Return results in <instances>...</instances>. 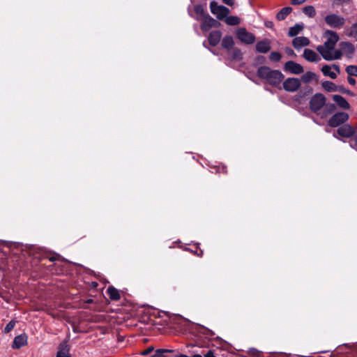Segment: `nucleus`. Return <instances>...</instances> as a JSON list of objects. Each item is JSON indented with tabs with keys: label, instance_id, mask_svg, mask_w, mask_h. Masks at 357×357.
<instances>
[{
	"label": "nucleus",
	"instance_id": "48",
	"mask_svg": "<svg viewBox=\"0 0 357 357\" xmlns=\"http://www.w3.org/2000/svg\"><path fill=\"white\" fill-rule=\"evenodd\" d=\"M207 332L205 333L206 335H214V333L209 330V329H206Z\"/></svg>",
	"mask_w": 357,
	"mask_h": 357
},
{
	"label": "nucleus",
	"instance_id": "44",
	"mask_svg": "<svg viewBox=\"0 0 357 357\" xmlns=\"http://www.w3.org/2000/svg\"><path fill=\"white\" fill-rule=\"evenodd\" d=\"M204 357H215L212 350H208L206 354H204Z\"/></svg>",
	"mask_w": 357,
	"mask_h": 357
},
{
	"label": "nucleus",
	"instance_id": "35",
	"mask_svg": "<svg viewBox=\"0 0 357 357\" xmlns=\"http://www.w3.org/2000/svg\"><path fill=\"white\" fill-rule=\"evenodd\" d=\"M167 351V350L165 349H157L153 357H166L164 356V354Z\"/></svg>",
	"mask_w": 357,
	"mask_h": 357
},
{
	"label": "nucleus",
	"instance_id": "11",
	"mask_svg": "<svg viewBox=\"0 0 357 357\" xmlns=\"http://www.w3.org/2000/svg\"><path fill=\"white\" fill-rule=\"evenodd\" d=\"M284 69L285 71H288L294 75H299L303 73V67L293 61H289L285 63Z\"/></svg>",
	"mask_w": 357,
	"mask_h": 357
},
{
	"label": "nucleus",
	"instance_id": "2",
	"mask_svg": "<svg viewBox=\"0 0 357 357\" xmlns=\"http://www.w3.org/2000/svg\"><path fill=\"white\" fill-rule=\"evenodd\" d=\"M257 75L260 79L275 87H278L280 85L284 77L281 71L273 70L266 66L259 67L257 69Z\"/></svg>",
	"mask_w": 357,
	"mask_h": 357
},
{
	"label": "nucleus",
	"instance_id": "25",
	"mask_svg": "<svg viewBox=\"0 0 357 357\" xmlns=\"http://www.w3.org/2000/svg\"><path fill=\"white\" fill-rule=\"evenodd\" d=\"M345 34L350 38H354L357 41V23H354L349 28L345 29Z\"/></svg>",
	"mask_w": 357,
	"mask_h": 357
},
{
	"label": "nucleus",
	"instance_id": "53",
	"mask_svg": "<svg viewBox=\"0 0 357 357\" xmlns=\"http://www.w3.org/2000/svg\"><path fill=\"white\" fill-rule=\"evenodd\" d=\"M55 259H56V258H55V257H50V260L51 261H54Z\"/></svg>",
	"mask_w": 357,
	"mask_h": 357
},
{
	"label": "nucleus",
	"instance_id": "24",
	"mask_svg": "<svg viewBox=\"0 0 357 357\" xmlns=\"http://www.w3.org/2000/svg\"><path fill=\"white\" fill-rule=\"evenodd\" d=\"M107 294L109 296V298L113 301H118L120 299L121 296L120 294L115 287L110 286L108 287L107 290Z\"/></svg>",
	"mask_w": 357,
	"mask_h": 357
},
{
	"label": "nucleus",
	"instance_id": "23",
	"mask_svg": "<svg viewBox=\"0 0 357 357\" xmlns=\"http://www.w3.org/2000/svg\"><path fill=\"white\" fill-rule=\"evenodd\" d=\"M234 41L231 36H226L222 40V46L223 48L229 50L233 47Z\"/></svg>",
	"mask_w": 357,
	"mask_h": 357
},
{
	"label": "nucleus",
	"instance_id": "38",
	"mask_svg": "<svg viewBox=\"0 0 357 357\" xmlns=\"http://www.w3.org/2000/svg\"><path fill=\"white\" fill-rule=\"evenodd\" d=\"M195 12L197 14L202 15L204 13L203 7L201 5H197L195 6Z\"/></svg>",
	"mask_w": 357,
	"mask_h": 357
},
{
	"label": "nucleus",
	"instance_id": "49",
	"mask_svg": "<svg viewBox=\"0 0 357 357\" xmlns=\"http://www.w3.org/2000/svg\"><path fill=\"white\" fill-rule=\"evenodd\" d=\"M335 1H337V2H341V3H347V2H349L350 0H335Z\"/></svg>",
	"mask_w": 357,
	"mask_h": 357
},
{
	"label": "nucleus",
	"instance_id": "4",
	"mask_svg": "<svg viewBox=\"0 0 357 357\" xmlns=\"http://www.w3.org/2000/svg\"><path fill=\"white\" fill-rule=\"evenodd\" d=\"M326 97L320 93H315L310 100V109L314 113L319 112L325 105Z\"/></svg>",
	"mask_w": 357,
	"mask_h": 357
},
{
	"label": "nucleus",
	"instance_id": "13",
	"mask_svg": "<svg viewBox=\"0 0 357 357\" xmlns=\"http://www.w3.org/2000/svg\"><path fill=\"white\" fill-rule=\"evenodd\" d=\"M218 22L208 15L206 16L200 26L201 29L203 31H207L212 27L217 26Z\"/></svg>",
	"mask_w": 357,
	"mask_h": 357
},
{
	"label": "nucleus",
	"instance_id": "20",
	"mask_svg": "<svg viewBox=\"0 0 357 357\" xmlns=\"http://www.w3.org/2000/svg\"><path fill=\"white\" fill-rule=\"evenodd\" d=\"M303 57L310 62H317L320 59L317 54L310 49H305L304 50Z\"/></svg>",
	"mask_w": 357,
	"mask_h": 357
},
{
	"label": "nucleus",
	"instance_id": "51",
	"mask_svg": "<svg viewBox=\"0 0 357 357\" xmlns=\"http://www.w3.org/2000/svg\"><path fill=\"white\" fill-rule=\"evenodd\" d=\"M192 357H204V356L200 354H195L192 356Z\"/></svg>",
	"mask_w": 357,
	"mask_h": 357
},
{
	"label": "nucleus",
	"instance_id": "54",
	"mask_svg": "<svg viewBox=\"0 0 357 357\" xmlns=\"http://www.w3.org/2000/svg\"><path fill=\"white\" fill-rule=\"evenodd\" d=\"M167 351L166 353H167V352H172L173 351V350H169V349H167Z\"/></svg>",
	"mask_w": 357,
	"mask_h": 357
},
{
	"label": "nucleus",
	"instance_id": "14",
	"mask_svg": "<svg viewBox=\"0 0 357 357\" xmlns=\"http://www.w3.org/2000/svg\"><path fill=\"white\" fill-rule=\"evenodd\" d=\"M341 52L345 54L348 57H351L355 52L354 45L350 42H342L340 43Z\"/></svg>",
	"mask_w": 357,
	"mask_h": 357
},
{
	"label": "nucleus",
	"instance_id": "16",
	"mask_svg": "<svg viewBox=\"0 0 357 357\" xmlns=\"http://www.w3.org/2000/svg\"><path fill=\"white\" fill-rule=\"evenodd\" d=\"M27 343V336L25 334L16 336L13 342V349H19Z\"/></svg>",
	"mask_w": 357,
	"mask_h": 357
},
{
	"label": "nucleus",
	"instance_id": "42",
	"mask_svg": "<svg viewBox=\"0 0 357 357\" xmlns=\"http://www.w3.org/2000/svg\"><path fill=\"white\" fill-rule=\"evenodd\" d=\"M306 0H291L292 5H300L304 3Z\"/></svg>",
	"mask_w": 357,
	"mask_h": 357
},
{
	"label": "nucleus",
	"instance_id": "5",
	"mask_svg": "<svg viewBox=\"0 0 357 357\" xmlns=\"http://www.w3.org/2000/svg\"><path fill=\"white\" fill-rule=\"evenodd\" d=\"M237 38L243 43L247 45L253 44L255 42V36L248 31L245 28L240 27L236 31Z\"/></svg>",
	"mask_w": 357,
	"mask_h": 357
},
{
	"label": "nucleus",
	"instance_id": "41",
	"mask_svg": "<svg viewBox=\"0 0 357 357\" xmlns=\"http://www.w3.org/2000/svg\"><path fill=\"white\" fill-rule=\"evenodd\" d=\"M347 81L349 84L352 86L356 84V80L352 77V76L349 75V77H347Z\"/></svg>",
	"mask_w": 357,
	"mask_h": 357
},
{
	"label": "nucleus",
	"instance_id": "18",
	"mask_svg": "<svg viewBox=\"0 0 357 357\" xmlns=\"http://www.w3.org/2000/svg\"><path fill=\"white\" fill-rule=\"evenodd\" d=\"M70 347L66 342H61L59 346L56 357H70Z\"/></svg>",
	"mask_w": 357,
	"mask_h": 357
},
{
	"label": "nucleus",
	"instance_id": "29",
	"mask_svg": "<svg viewBox=\"0 0 357 357\" xmlns=\"http://www.w3.org/2000/svg\"><path fill=\"white\" fill-rule=\"evenodd\" d=\"M321 72L324 76L329 77L331 79H335L337 77V74L331 71V67L328 65H324L321 68Z\"/></svg>",
	"mask_w": 357,
	"mask_h": 357
},
{
	"label": "nucleus",
	"instance_id": "47",
	"mask_svg": "<svg viewBox=\"0 0 357 357\" xmlns=\"http://www.w3.org/2000/svg\"><path fill=\"white\" fill-rule=\"evenodd\" d=\"M331 68H333V69H335V70L338 73H340V67H339V66H337V65H336V64H333V65L332 66V67H331Z\"/></svg>",
	"mask_w": 357,
	"mask_h": 357
},
{
	"label": "nucleus",
	"instance_id": "17",
	"mask_svg": "<svg viewBox=\"0 0 357 357\" xmlns=\"http://www.w3.org/2000/svg\"><path fill=\"white\" fill-rule=\"evenodd\" d=\"M309 44L310 40L305 36L296 37L292 41V45L296 50H299L303 47L307 46Z\"/></svg>",
	"mask_w": 357,
	"mask_h": 357
},
{
	"label": "nucleus",
	"instance_id": "31",
	"mask_svg": "<svg viewBox=\"0 0 357 357\" xmlns=\"http://www.w3.org/2000/svg\"><path fill=\"white\" fill-rule=\"evenodd\" d=\"M232 59L236 61H240L243 59V54L241 50L234 48L232 51Z\"/></svg>",
	"mask_w": 357,
	"mask_h": 357
},
{
	"label": "nucleus",
	"instance_id": "10",
	"mask_svg": "<svg viewBox=\"0 0 357 357\" xmlns=\"http://www.w3.org/2000/svg\"><path fill=\"white\" fill-rule=\"evenodd\" d=\"M337 133L342 137L350 138L355 135L356 129L350 124L344 123L337 128Z\"/></svg>",
	"mask_w": 357,
	"mask_h": 357
},
{
	"label": "nucleus",
	"instance_id": "9",
	"mask_svg": "<svg viewBox=\"0 0 357 357\" xmlns=\"http://www.w3.org/2000/svg\"><path fill=\"white\" fill-rule=\"evenodd\" d=\"M322 86L324 88L326 91L328 92L339 91L342 93L351 94V92L349 89H347L343 86L336 85L335 84L330 81L324 82L322 83Z\"/></svg>",
	"mask_w": 357,
	"mask_h": 357
},
{
	"label": "nucleus",
	"instance_id": "22",
	"mask_svg": "<svg viewBox=\"0 0 357 357\" xmlns=\"http://www.w3.org/2000/svg\"><path fill=\"white\" fill-rule=\"evenodd\" d=\"M322 117H326L331 114L336 109L335 105L333 103H326L322 107Z\"/></svg>",
	"mask_w": 357,
	"mask_h": 357
},
{
	"label": "nucleus",
	"instance_id": "46",
	"mask_svg": "<svg viewBox=\"0 0 357 357\" xmlns=\"http://www.w3.org/2000/svg\"><path fill=\"white\" fill-rule=\"evenodd\" d=\"M265 26L268 28H272V26H273V22L268 21L265 22Z\"/></svg>",
	"mask_w": 357,
	"mask_h": 357
},
{
	"label": "nucleus",
	"instance_id": "21",
	"mask_svg": "<svg viewBox=\"0 0 357 357\" xmlns=\"http://www.w3.org/2000/svg\"><path fill=\"white\" fill-rule=\"evenodd\" d=\"M313 79L317 80V75L313 72L307 71L301 76L300 80L303 83L307 84Z\"/></svg>",
	"mask_w": 357,
	"mask_h": 357
},
{
	"label": "nucleus",
	"instance_id": "36",
	"mask_svg": "<svg viewBox=\"0 0 357 357\" xmlns=\"http://www.w3.org/2000/svg\"><path fill=\"white\" fill-rule=\"evenodd\" d=\"M248 354L255 357H260L261 352L255 348H251L248 351Z\"/></svg>",
	"mask_w": 357,
	"mask_h": 357
},
{
	"label": "nucleus",
	"instance_id": "37",
	"mask_svg": "<svg viewBox=\"0 0 357 357\" xmlns=\"http://www.w3.org/2000/svg\"><path fill=\"white\" fill-rule=\"evenodd\" d=\"M153 351V347H149L147 349H146L145 350L142 351L140 353V354L142 355V356H146V355L150 354Z\"/></svg>",
	"mask_w": 357,
	"mask_h": 357
},
{
	"label": "nucleus",
	"instance_id": "33",
	"mask_svg": "<svg viewBox=\"0 0 357 357\" xmlns=\"http://www.w3.org/2000/svg\"><path fill=\"white\" fill-rule=\"evenodd\" d=\"M282 56L278 52H272L269 54V59L273 62H278L281 60Z\"/></svg>",
	"mask_w": 357,
	"mask_h": 357
},
{
	"label": "nucleus",
	"instance_id": "50",
	"mask_svg": "<svg viewBox=\"0 0 357 357\" xmlns=\"http://www.w3.org/2000/svg\"><path fill=\"white\" fill-rule=\"evenodd\" d=\"M177 357H192V356H188L187 355H185V354H180L179 356H178Z\"/></svg>",
	"mask_w": 357,
	"mask_h": 357
},
{
	"label": "nucleus",
	"instance_id": "32",
	"mask_svg": "<svg viewBox=\"0 0 357 357\" xmlns=\"http://www.w3.org/2000/svg\"><path fill=\"white\" fill-rule=\"evenodd\" d=\"M345 70L349 75L357 77V66L349 65L347 66Z\"/></svg>",
	"mask_w": 357,
	"mask_h": 357
},
{
	"label": "nucleus",
	"instance_id": "15",
	"mask_svg": "<svg viewBox=\"0 0 357 357\" xmlns=\"http://www.w3.org/2000/svg\"><path fill=\"white\" fill-rule=\"evenodd\" d=\"M222 32L220 30H215L210 32L208 35V43L211 46H216L220 41Z\"/></svg>",
	"mask_w": 357,
	"mask_h": 357
},
{
	"label": "nucleus",
	"instance_id": "39",
	"mask_svg": "<svg viewBox=\"0 0 357 357\" xmlns=\"http://www.w3.org/2000/svg\"><path fill=\"white\" fill-rule=\"evenodd\" d=\"M354 139L351 140V146L357 148V134L354 135Z\"/></svg>",
	"mask_w": 357,
	"mask_h": 357
},
{
	"label": "nucleus",
	"instance_id": "30",
	"mask_svg": "<svg viewBox=\"0 0 357 357\" xmlns=\"http://www.w3.org/2000/svg\"><path fill=\"white\" fill-rule=\"evenodd\" d=\"M303 13L310 17H314L316 15V10L312 6H307L303 8Z\"/></svg>",
	"mask_w": 357,
	"mask_h": 357
},
{
	"label": "nucleus",
	"instance_id": "8",
	"mask_svg": "<svg viewBox=\"0 0 357 357\" xmlns=\"http://www.w3.org/2000/svg\"><path fill=\"white\" fill-rule=\"evenodd\" d=\"M283 89L287 92H295L301 87V80L296 77H289L282 84Z\"/></svg>",
	"mask_w": 357,
	"mask_h": 357
},
{
	"label": "nucleus",
	"instance_id": "3",
	"mask_svg": "<svg viewBox=\"0 0 357 357\" xmlns=\"http://www.w3.org/2000/svg\"><path fill=\"white\" fill-rule=\"evenodd\" d=\"M210 9L211 12L220 20L225 19L230 13L228 8L225 6L218 5L215 1H211Z\"/></svg>",
	"mask_w": 357,
	"mask_h": 357
},
{
	"label": "nucleus",
	"instance_id": "12",
	"mask_svg": "<svg viewBox=\"0 0 357 357\" xmlns=\"http://www.w3.org/2000/svg\"><path fill=\"white\" fill-rule=\"evenodd\" d=\"M271 48V42L268 39H264L257 43L255 45L256 52L259 53L266 54L270 51Z\"/></svg>",
	"mask_w": 357,
	"mask_h": 357
},
{
	"label": "nucleus",
	"instance_id": "45",
	"mask_svg": "<svg viewBox=\"0 0 357 357\" xmlns=\"http://www.w3.org/2000/svg\"><path fill=\"white\" fill-rule=\"evenodd\" d=\"M286 52L287 54L289 55V56H296V54L295 52H294V50L291 48H287L286 49Z\"/></svg>",
	"mask_w": 357,
	"mask_h": 357
},
{
	"label": "nucleus",
	"instance_id": "52",
	"mask_svg": "<svg viewBox=\"0 0 357 357\" xmlns=\"http://www.w3.org/2000/svg\"><path fill=\"white\" fill-rule=\"evenodd\" d=\"M86 303H93V300H92V299H88V300L86 301Z\"/></svg>",
	"mask_w": 357,
	"mask_h": 357
},
{
	"label": "nucleus",
	"instance_id": "40",
	"mask_svg": "<svg viewBox=\"0 0 357 357\" xmlns=\"http://www.w3.org/2000/svg\"><path fill=\"white\" fill-rule=\"evenodd\" d=\"M256 61L257 63H264L265 62V57L263 56H259L256 58Z\"/></svg>",
	"mask_w": 357,
	"mask_h": 357
},
{
	"label": "nucleus",
	"instance_id": "27",
	"mask_svg": "<svg viewBox=\"0 0 357 357\" xmlns=\"http://www.w3.org/2000/svg\"><path fill=\"white\" fill-rule=\"evenodd\" d=\"M303 29V25L296 24L294 26L289 28L288 35L290 37H294L298 35Z\"/></svg>",
	"mask_w": 357,
	"mask_h": 357
},
{
	"label": "nucleus",
	"instance_id": "28",
	"mask_svg": "<svg viewBox=\"0 0 357 357\" xmlns=\"http://www.w3.org/2000/svg\"><path fill=\"white\" fill-rule=\"evenodd\" d=\"M225 22L228 25L236 26L241 23V19L237 16H227L225 18Z\"/></svg>",
	"mask_w": 357,
	"mask_h": 357
},
{
	"label": "nucleus",
	"instance_id": "7",
	"mask_svg": "<svg viewBox=\"0 0 357 357\" xmlns=\"http://www.w3.org/2000/svg\"><path fill=\"white\" fill-rule=\"evenodd\" d=\"M326 23L331 27L340 29L345 23V19L336 14H330L325 17Z\"/></svg>",
	"mask_w": 357,
	"mask_h": 357
},
{
	"label": "nucleus",
	"instance_id": "6",
	"mask_svg": "<svg viewBox=\"0 0 357 357\" xmlns=\"http://www.w3.org/2000/svg\"><path fill=\"white\" fill-rule=\"evenodd\" d=\"M349 116L344 112L334 114L328 120V125L332 128L338 127L348 121Z\"/></svg>",
	"mask_w": 357,
	"mask_h": 357
},
{
	"label": "nucleus",
	"instance_id": "43",
	"mask_svg": "<svg viewBox=\"0 0 357 357\" xmlns=\"http://www.w3.org/2000/svg\"><path fill=\"white\" fill-rule=\"evenodd\" d=\"M222 2L228 6H233L235 3V0H222Z\"/></svg>",
	"mask_w": 357,
	"mask_h": 357
},
{
	"label": "nucleus",
	"instance_id": "26",
	"mask_svg": "<svg viewBox=\"0 0 357 357\" xmlns=\"http://www.w3.org/2000/svg\"><path fill=\"white\" fill-rule=\"evenodd\" d=\"M292 11V8L291 7H284L280 10V11L277 14L276 18L279 21L284 20L289 14Z\"/></svg>",
	"mask_w": 357,
	"mask_h": 357
},
{
	"label": "nucleus",
	"instance_id": "1",
	"mask_svg": "<svg viewBox=\"0 0 357 357\" xmlns=\"http://www.w3.org/2000/svg\"><path fill=\"white\" fill-rule=\"evenodd\" d=\"M325 33L327 36L328 39L324 45H319L317 47V51L326 61L340 59L342 55L341 50H334L335 46L339 40L338 34L335 31L331 30H327Z\"/></svg>",
	"mask_w": 357,
	"mask_h": 357
},
{
	"label": "nucleus",
	"instance_id": "19",
	"mask_svg": "<svg viewBox=\"0 0 357 357\" xmlns=\"http://www.w3.org/2000/svg\"><path fill=\"white\" fill-rule=\"evenodd\" d=\"M333 100L342 109H349L350 108V105L348 101L340 95H333Z\"/></svg>",
	"mask_w": 357,
	"mask_h": 357
},
{
	"label": "nucleus",
	"instance_id": "34",
	"mask_svg": "<svg viewBox=\"0 0 357 357\" xmlns=\"http://www.w3.org/2000/svg\"><path fill=\"white\" fill-rule=\"evenodd\" d=\"M15 324H16V321L15 320H11L10 321L7 325L6 326V327L4 328V333H10L13 328L15 326Z\"/></svg>",
	"mask_w": 357,
	"mask_h": 357
}]
</instances>
